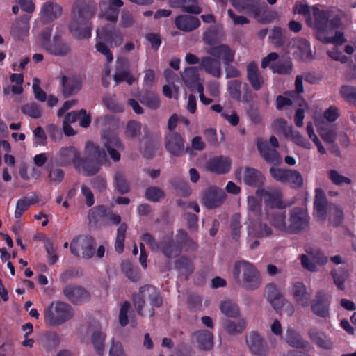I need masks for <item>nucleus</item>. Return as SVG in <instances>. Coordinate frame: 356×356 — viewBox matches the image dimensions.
<instances>
[{"mask_svg": "<svg viewBox=\"0 0 356 356\" xmlns=\"http://www.w3.org/2000/svg\"><path fill=\"white\" fill-rule=\"evenodd\" d=\"M86 159L83 161L74 146L61 147L55 156V161L60 166L66 167L72 163L79 172L87 175L97 173L100 165L107 162V156L92 143H88L85 149Z\"/></svg>", "mask_w": 356, "mask_h": 356, "instance_id": "f257e3e1", "label": "nucleus"}, {"mask_svg": "<svg viewBox=\"0 0 356 356\" xmlns=\"http://www.w3.org/2000/svg\"><path fill=\"white\" fill-rule=\"evenodd\" d=\"M224 38V33L220 29V35L217 38L215 35V29H209L204 34V41L207 44L211 45L206 49L208 54L221 58L222 63L225 65L226 78H236L240 76L239 70L230 65L229 63L233 62L235 52L228 45L219 44L213 46V44L218 40Z\"/></svg>", "mask_w": 356, "mask_h": 356, "instance_id": "f03ea898", "label": "nucleus"}, {"mask_svg": "<svg viewBox=\"0 0 356 356\" xmlns=\"http://www.w3.org/2000/svg\"><path fill=\"white\" fill-rule=\"evenodd\" d=\"M94 14L95 10L90 7L79 4L74 6L69 29L76 38L86 39L90 38L91 24L89 20Z\"/></svg>", "mask_w": 356, "mask_h": 356, "instance_id": "7ed1b4c3", "label": "nucleus"}, {"mask_svg": "<svg viewBox=\"0 0 356 356\" xmlns=\"http://www.w3.org/2000/svg\"><path fill=\"white\" fill-rule=\"evenodd\" d=\"M134 305L138 314L152 317L154 314V307L162 304L158 290L149 285L141 287L137 295L134 296Z\"/></svg>", "mask_w": 356, "mask_h": 356, "instance_id": "20e7f679", "label": "nucleus"}, {"mask_svg": "<svg viewBox=\"0 0 356 356\" xmlns=\"http://www.w3.org/2000/svg\"><path fill=\"white\" fill-rule=\"evenodd\" d=\"M233 276L236 282L247 290H254L259 287L261 278L259 272L251 263L240 261L235 263Z\"/></svg>", "mask_w": 356, "mask_h": 356, "instance_id": "39448f33", "label": "nucleus"}, {"mask_svg": "<svg viewBox=\"0 0 356 356\" xmlns=\"http://www.w3.org/2000/svg\"><path fill=\"white\" fill-rule=\"evenodd\" d=\"M74 315L73 308L63 301H53L44 311V322L49 327L59 326L71 320Z\"/></svg>", "mask_w": 356, "mask_h": 356, "instance_id": "423d86ee", "label": "nucleus"}, {"mask_svg": "<svg viewBox=\"0 0 356 356\" xmlns=\"http://www.w3.org/2000/svg\"><path fill=\"white\" fill-rule=\"evenodd\" d=\"M257 195L264 202L266 216H269L272 211L283 209L288 206L282 200V191L278 188L259 189L256 191Z\"/></svg>", "mask_w": 356, "mask_h": 356, "instance_id": "0eeeda50", "label": "nucleus"}, {"mask_svg": "<svg viewBox=\"0 0 356 356\" xmlns=\"http://www.w3.org/2000/svg\"><path fill=\"white\" fill-rule=\"evenodd\" d=\"M307 24L315 32L316 38L322 40L323 38L330 33L329 17L327 13L316 8H312V13L306 19Z\"/></svg>", "mask_w": 356, "mask_h": 356, "instance_id": "6e6552de", "label": "nucleus"}, {"mask_svg": "<svg viewBox=\"0 0 356 356\" xmlns=\"http://www.w3.org/2000/svg\"><path fill=\"white\" fill-rule=\"evenodd\" d=\"M94 239L89 236H81L74 238L70 245L71 252L76 256L89 259L95 253Z\"/></svg>", "mask_w": 356, "mask_h": 356, "instance_id": "1a4fd4ad", "label": "nucleus"}, {"mask_svg": "<svg viewBox=\"0 0 356 356\" xmlns=\"http://www.w3.org/2000/svg\"><path fill=\"white\" fill-rule=\"evenodd\" d=\"M245 344L249 352L254 356H267L268 346L261 334L252 331L245 335Z\"/></svg>", "mask_w": 356, "mask_h": 356, "instance_id": "9d476101", "label": "nucleus"}, {"mask_svg": "<svg viewBox=\"0 0 356 356\" xmlns=\"http://www.w3.org/2000/svg\"><path fill=\"white\" fill-rule=\"evenodd\" d=\"M289 52L295 58L302 61L312 60L314 58L309 42L302 38H296L291 41Z\"/></svg>", "mask_w": 356, "mask_h": 356, "instance_id": "9b49d317", "label": "nucleus"}, {"mask_svg": "<svg viewBox=\"0 0 356 356\" xmlns=\"http://www.w3.org/2000/svg\"><path fill=\"white\" fill-rule=\"evenodd\" d=\"M225 191L217 187H211L205 191L201 196V202L208 209L220 207L225 200Z\"/></svg>", "mask_w": 356, "mask_h": 356, "instance_id": "f8f14e48", "label": "nucleus"}, {"mask_svg": "<svg viewBox=\"0 0 356 356\" xmlns=\"http://www.w3.org/2000/svg\"><path fill=\"white\" fill-rule=\"evenodd\" d=\"M300 260L302 266L310 271L317 270L318 266L324 265L328 261L327 257L318 250H307V254L300 256Z\"/></svg>", "mask_w": 356, "mask_h": 356, "instance_id": "ddd939ff", "label": "nucleus"}, {"mask_svg": "<svg viewBox=\"0 0 356 356\" xmlns=\"http://www.w3.org/2000/svg\"><path fill=\"white\" fill-rule=\"evenodd\" d=\"M309 224L307 212L304 209L294 208L291 211L289 233H296L305 229Z\"/></svg>", "mask_w": 356, "mask_h": 356, "instance_id": "4468645a", "label": "nucleus"}, {"mask_svg": "<svg viewBox=\"0 0 356 356\" xmlns=\"http://www.w3.org/2000/svg\"><path fill=\"white\" fill-rule=\"evenodd\" d=\"M232 5L239 11L258 18L265 10V3L261 0H242L233 1Z\"/></svg>", "mask_w": 356, "mask_h": 356, "instance_id": "2eb2a0df", "label": "nucleus"}, {"mask_svg": "<svg viewBox=\"0 0 356 356\" xmlns=\"http://www.w3.org/2000/svg\"><path fill=\"white\" fill-rule=\"evenodd\" d=\"M232 160L229 156H216L207 161L204 168L213 173L222 175L230 171Z\"/></svg>", "mask_w": 356, "mask_h": 356, "instance_id": "dca6fc26", "label": "nucleus"}, {"mask_svg": "<svg viewBox=\"0 0 356 356\" xmlns=\"http://www.w3.org/2000/svg\"><path fill=\"white\" fill-rule=\"evenodd\" d=\"M102 140L111 159L115 162L119 161L120 159L119 152L124 149V146L117 136L113 133H104Z\"/></svg>", "mask_w": 356, "mask_h": 356, "instance_id": "f3484780", "label": "nucleus"}, {"mask_svg": "<svg viewBox=\"0 0 356 356\" xmlns=\"http://www.w3.org/2000/svg\"><path fill=\"white\" fill-rule=\"evenodd\" d=\"M331 296L324 291L316 293L312 303L313 312L323 318H327L330 315V303Z\"/></svg>", "mask_w": 356, "mask_h": 356, "instance_id": "a211bd4d", "label": "nucleus"}, {"mask_svg": "<svg viewBox=\"0 0 356 356\" xmlns=\"http://www.w3.org/2000/svg\"><path fill=\"white\" fill-rule=\"evenodd\" d=\"M220 59L209 54V56H205L200 58V67L207 74L215 78H220L222 75Z\"/></svg>", "mask_w": 356, "mask_h": 356, "instance_id": "6ab92c4d", "label": "nucleus"}, {"mask_svg": "<svg viewBox=\"0 0 356 356\" xmlns=\"http://www.w3.org/2000/svg\"><path fill=\"white\" fill-rule=\"evenodd\" d=\"M289 292L298 305L302 307L309 306L311 295L307 291L306 286L302 282H296L293 283Z\"/></svg>", "mask_w": 356, "mask_h": 356, "instance_id": "aec40b11", "label": "nucleus"}, {"mask_svg": "<svg viewBox=\"0 0 356 356\" xmlns=\"http://www.w3.org/2000/svg\"><path fill=\"white\" fill-rule=\"evenodd\" d=\"M257 147L261 157L268 163L280 165L282 158L275 148H270L268 143L262 138L257 139Z\"/></svg>", "mask_w": 356, "mask_h": 356, "instance_id": "412c9836", "label": "nucleus"}, {"mask_svg": "<svg viewBox=\"0 0 356 356\" xmlns=\"http://www.w3.org/2000/svg\"><path fill=\"white\" fill-rule=\"evenodd\" d=\"M165 145L168 152L173 156H181L185 152L184 140L177 133L171 132L165 136Z\"/></svg>", "mask_w": 356, "mask_h": 356, "instance_id": "4be33fe9", "label": "nucleus"}, {"mask_svg": "<svg viewBox=\"0 0 356 356\" xmlns=\"http://www.w3.org/2000/svg\"><path fill=\"white\" fill-rule=\"evenodd\" d=\"M239 179L249 186H259L264 184V177L262 174L254 168H245L240 169L237 172Z\"/></svg>", "mask_w": 356, "mask_h": 356, "instance_id": "5701e85b", "label": "nucleus"}, {"mask_svg": "<svg viewBox=\"0 0 356 356\" xmlns=\"http://www.w3.org/2000/svg\"><path fill=\"white\" fill-rule=\"evenodd\" d=\"M63 293L66 298L74 304H81L90 298V293L83 288L77 286H65Z\"/></svg>", "mask_w": 356, "mask_h": 356, "instance_id": "b1692460", "label": "nucleus"}, {"mask_svg": "<svg viewBox=\"0 0 356 356\" xmlns=\"http://www.w3.org/2000/svg\"><path fill=\"white\" fill-rule=\"evenodd\" d=\"M181 77L186 86L192 91H197L200 86H203L198 70L195 67L186 68L181 74Z\"/></svg>", "mask_w": 356, "mask_h": 356, "instance_id": "393cba45", "label": "nucleus"}, {"mask_svg": "<svg viewBox=\"0 0 356 356\" xmlns=\"http://www.w3.org/2000/svg\"><path fill=\"white\" fill-rule=\"evenodd\" d=\"M97 38L95 48L98 52L101 53L106 58L108 63H111L113 57L111 50L106 44L108 40L107 28H98L97 29Z\"/></svg>", "mask_w": 356, "mask_h": 356, "instance_id": "a878e982", "label": "nucleus"}, {"mask_svg": "<svg viewBox=\"0 0 356 356\" xmlns=\"http://www.w3.org/2000/svg\"><path fill=\"white\" fill-rule=\"evenodd\" d=\"M106 334L101 330L92 332L88 343L91 345L97 356H104L106 346Z\"/></svg>", "mask_w": 356, "mask_h": 356, "instance_id": "bb28decb", "label": "nucleus"}, {"mask_svg": "<svg viewBox=\"0 0 356 356\" xmlns=\"http://www.w3.org/2000/svg\"><path fill=\"white\" fill-rule=\"evenodd\" d=\"M62 84L64 95L69 97L81 90L82 81L81 77L76 75L63 76L62 77Z\"/></svg>", "mask_w": 356, "mask_h": 356, "instance_id": "cd10ccee", "label": "nucleus"}, {"mask_svg": "<svg viewBox=\"0 0 356 356\" xmlns=\"http://www.w3.org/2000/svg\"><path fill=\"white\" fill-rule=\"evenodd\" d=\"M62 14V8L57 3L47 2L44 4L41 12L40 18L44 23L54 21Z\"/></svg>", "mask_w": 356, "mask_h": 356, "instance_id": "c85d7f7f", "label": "nucleus"}, {"mask_svg": "<svg viewBox=\"0 0 356 356\" xmlns=\"http://www.w3.org/2000/svg\"><path fill=\"white\" fill-rule=\"evenodd\" d=\"M175 22L177 29L186 32L191 31L200 25L198 18L188 15L178 16Z\"/></svg>", "mask_w": 356, "mask_h": 356, "instance_id": "c756f323", "label": "nucleus"}, {"mask_svg": "<svg viewBox=\"0 0 356 356\" xmlns=\"http://www.w3.org/2000/svg\"><path fill=\"white\" fill-rule=\"evenodd\" d=\"M247 76L255 90H259L264 83V79L260 75L258 67L254 62L250 63L247 67Z\"/></svg>", "mask_w": 356, "mask_h": 356, "instance_id": "7c9ffc66", "label": "nucleus"}, {"mask_svg": "<svg viewBox=\"0 0 356 356\" xmlns=\"http://www.w3.org/2000/svg\"><path fill=\"white\" fill-rule=\"evenodd\" d=\"M193 340L204 350L211 349L213 345V334L208 330H199L193 334Z\"/></svg>", "mask_w": 356, "mask_h": 356, "instance_id": "2f4dec72", "label": "nucleus"}, {"mask_svg": "<svg viewBox=\"0 0 356 356\" xmlns=\"http://www.w3.org/2000/svg\"><path fill=\"white\" fill-rule=\"evenodd\" d=\"M44 48L50 54L56 56H65L70 52L69 46L60 41V36L57 35L54 37L51 44L44 42Z\"/></svg>", "mask_w": 356, "mask_h": 356, "instance_id": "473e14b6", "label": "nucleus"}, {"mask_svg": "<svg viewBox=\"0 0 356 356\" xmlns=\"http://www.w3.org/2000/svg\"><path fill=\"white\" fill-rule=\"evenodd\" d=\"M325 195L324 192L316 188L315 191L314 216L320 220L325 219Z\"/></svg>", "mask_w": 356, "mask_h": 356, "instance_id": "72a5a7b5", "label": "nucleus"}, {"mask_svg": "<svg viewBox=\"0 0 356 356\" xmlns=\"http://www.w3.org/2000/svg\"><path fill=\"white\" fill-rule=\"evenodd\" d=\"M247 326V321L245 318H239L236 321L225 320L222 322L224 330L231 335H236L243 332Z\"/></svg>", "mask_w": 356, "mask_h": 356, "instance_id": "f704fd0d", "label": "nucleus"}, {"mask_svg": "<svg viewBox=\"0 0 356 356\" xmlns=\"http://www.w3.org/2000/svg\"><path fill=\"white\" fill-rule=\"evenodd\" d=\"M29 30V19L26 17H23L13 24L11 33L16 39L22 40L28 35Z\"/></svg>", "mask_w": 356, "mask_h": 356, "instance_id": "c9c22d12", "label": "nucleus"}, {"mask_svg": "<svg viewBox=\"0 0 356 356\" xmlns=\"http://www.w3.org/2000/svg\"><path fill=\"white\" fill-rule=\"evenodd\" d=\"M219 309L221 313L227 317L236 318L240 316V308L238 305L231 300L220 301Z\"/></svg>", "mask_w": 356, "mask_h": 356, "instance_id": "e433bc0d", "label": "nucleus"}, {"mask_svg": "<svg viewBox=\"0 0 356 356\" xmlns=\"http://www.w3.org/2000/svg\"><path fill=\"white\" fill-rule=\"evenodd\" d=\"M311 340L318 346L325 349L332 348V343L323 332L316 328H312L309 332Z\"/></svg>", "mask_w": 356, "mask_h": 356, "instance_id": "4c0bfd02", "label": "nucleus"}, {"mask_svg": "<svg viewBox=\"0 0 356 356\" xmlns=\"http://www.w3.org/2000/svg\"><path fill=\"white\" fill-rule=\"evenodd\" d=\"M247 212L250 220H260L261 213V202L254 196L247 198Z\"/></svg>", "mask_w": 356, "mask_h": 356, "instance_id": "58836bf2", "label": "nucleus"}, {"mask_svg": "<svg viewBox=\"0 0 356 356\" xmlns=\"http://www.w3.org/2000/svg\"><path fill=\"white\" fill-rule=\"evenodd\" d=\"M271 224L282 232H289V225L285 221V215L282 209L276 210L270 213L269 216H266Z\"/></svg>", "mask_w": 356, "mask_h": 356, "instance_id": "ea45409f", "label": "nucleus"}, {"mask_svg": "<svg viewBox=\"0 0 356 356\" xmlns=\"http://www.w3.org/2000/svg\"><path fill=\"white\" fill-rule=\"evenodd\" d=\"M264 294L268 301L275 309H278V305L284 298H282L280 290L273 284H268L265 289Z\"/></svg>", "mask_w": 356, "mask_h": 356, "instance_id": "a19ab883", "label": "nucleus"}, {"mask_svg": "<svg viewBox=\"0 0 356 356\" xmlns=\"http://www.w3.org/2000/svg\"><path fill=\"white\" fill-rule=\"evenodd\" d=\"M286 341L289 346L297 348H305L308 345L301 335L293 329L286 330Z\"/></svg>", "mask_w": 356, "mask_h": 356, "instance_id": "79ce46f5", "label": "nucleus"}, {"mask_svg": "<svg viewBox=\"0 0 356 356\" xmlns=\"http://www.w3.org/2000/svg\"><path fill=\"white\" fill-rule=\"evenodd\" d=\"M333 277L334 283L339 290H344L345 282L350 277V271L346 268H341L338 270H333L331 272Z\"/></svg>", "mask_w": 356, "mask_h": 356, "instance_id": "37998d69", "label": "nucleus"}, {"mask_svg": "<svg viewBox=\"0 0 356 356\" xmlns=\"http://www.w3.org/2000/svg\"><path fill=\"white\" fill-rule=\"evenodd\" d=\"M271 234V229L265 224L259 222L257 224H253L248 228V235L257 237L267 236Z\"/></svg>", "mask_w": 356, "mask_h": 356, "instance_id": "c03bdc74", "label": "nucleus"}, {"mask_svg": "<svg viewBox=\"0 0 356 356\" xmlns=\"http://www.w3.org/2000/svg\"><path fill=\"white\" fill-rule=\"evenodd\" d=\"M107 28L108 40L107 42L111 47H119L123 42V35L120 31L115 30L109 26H105Z\"/></svg>", "mask_w": 356, "mask_h": 356, "instance_id": "a18cd8bd", "label": "nucleus"}, {"mask_svg": "<svg viewBox=\"0 0 356 356\" xmlns=\"http://www.w3.org/2000/svg\"><path fill=\"white\" fill-rule=\"evenodd\" d=\"M59 343V336L56 332H50L45 334L42 341V346L45 350L50 351L56 348Z\"/></svg>", "mask_w": 356, "mask_h": 356, "instance_id": "49530a36", "label": "nucleus"}, {"mask_svg": "<svg viewBox=\"0 0 356 356\" xmlns=\"http://www.w3.org/2000/svg\"><path fill=\"white\" fill-rule=\"evenodd\" d=\"M285 183H288L293 188H300L303 184V179L297 170H288Z\"/></svg>", "mask_w": 356, "mask_h": 356, "instance_id": "de8ad7c7", "label": "nucleus"}, {"mask_svg": "<svg viewBox=\"0 0 356 356\" xmlns=\"http://www.w3.org/2000/svg\"><path fill=\"white\" fill-rule=\"evenodd\" d=\"M101 14L99 18H105L106 20L115 23L118 17V11L107 6L105 3H101Z\"/></svg>", "mask_w": 356, "mask_h": 356, "instance_id": "09e8293b", "label": "nucleus"}, {"mask_svg": "<svg viewBox=\"0 0 356 356\" xmlns=\"http://www.w3.org/2000/svg\"><path fill=\"white\" fill-rule=\"evenodd\" d=\"M127 226L125 223H122L119 226L115 243V249L118 253H122L124 250V241Z\"/></svg>", "mask_w": 356, "mask_h": 356, "instance_id": "8fccbe9b", "label": "nucleus"}, {"mask_svg": "<svg viewBox=\"0 0 356 356\" xmlns=\"http://www.w3.org/2000/svg\"><path fill=\"white\" fill-rule=\"evenodd\" d=\"M318 129L319 134L324 142L333 143L337 137V130L334 127L324 128L316 124Z\"/></svg>", "mask_w": 356, "mask_h": 356, "instance_id": "3c124183", "label": "nucleus"}, {"mask_svg": "<svg viewBox=\"0 0 356 356\" xmlns=\"http://www.w3.org/2000/svg\"><path fill=\"white\" fill-rule=\"evenodd\" d=\"M140 100L144 106L152 109L157 108L160 104V101L158 97L152 92H148L143 95Z\"/></svg>", "mask_w": 356, "mask_h": 356, "instance_id": "603ef678", "label": "nucleus"}, {"mask_svg": "<svg viewBox=\"0 0 356 356\" xmlns=\"http://www.w3.org/2000/svg\"><path fill=\"white\" fill-rule=\"evenodd\" d=\"M340 94L348 103L356 106V88L350 86H343Z\"/></svg>", "mask_w": 356, "mask_h": 356, "instance_id": "864d4df0", "label": "nucleus"}, {"mask_svg": "<svg viewBox=\"0 0 356 356\" xmlns=\"http://www.w3.org/2000/svg\"><path fill=\"white\" fill-rule=\"evenodd\" d=\"M284 33L280 27H275L269 35L270 42L276 47H280L284 42Z\"/></svg>", "mask_w": 356, "mask_h": 356, "instance_id": "5fc2aeb1", "label": "nucleus"}, {"mask_svg": "<svg viewBox=\"0 0 356 356\" xmlns=\"http://www.w3.org/2000/svg\"><path fill=\"white\" fill-rule=\"evenodd\" d=\"M329 220L335 226L339 225L343 220V212L337 206L332 205L328 208Z\"/></svg>", "mask_w": 356, "mask_h": 356, "instance_id": "6e6d98bb", "label": "nucleus"}, {"mask_svg": "<svg viewBox=\"0 0 356 356\" xmlns=\"http://www.w3.org/2000/svg\"><path fill=\"white\" fill-rule=\"evenodd\" d=\"M114 186L118 192L122 194L127 193L129 191V186L124 175L121 173H117L115 175Z\"/></svg>", "mask_w": 356, "mask_h": 356, "instance_id": "4d7b16f0", "label": "nucleus"}, {"mask_svg": "<svg viewBox=\"0 0 356 356\" xmlns=\"http://www.w3.org/2000/svg\"><path fill=\"white\" fill-rule=\"evenodd\" d=\"M286 137L289 138L297 145L305 149H309L312 147L311 143L306 138H305L300 133L293 131L292 129L291 133H289V136Z\"/></svg>", "mask_w": 356, "mask_h": 356, "instance_id": "13d9d810", "label": "nucleus"}, {"mask_svg": "<svg viewBox=\"0 0 356 356\" xmlns=\"http://www.w3.org/2000/svg\"><path fill=\"white\" fill-rule=\"evenodd\" d=\"M183 3V10L193 14H199L202 9L198 6L197 0H178Z\"/></svg>", "mask_w": 356, "mask_h": 356, "instance_id": "bf43d9fd", "label": "nucleus"}, {"mask_svg": "<svg viewBox=\"0 0 356 356\" xmlns=\"http://www.w3.org/2000/svg\"><path fill=\"white\" fill-rule=\"evenodd\" d=\"M31 204H33V202L27 197L19 199L16 204L15 217L16 218H19Z\"/></svg>", "mask_w": 356, "mask_h": 356, "instance_id": "052dcab7", "label": "nucleus"}, {"mask_svg": "<svg viewBox=\"0 0 356 356\" xmlns=\"http://www.w3.org/2000/svg\"><path fill=\"white\" fill-rule=\"evenodd\" d=\"M321 42L326 44L341 45L346 42V39L343 32L336 31L333 36H330L329 34L325 35Z\"/></svg>", "mask_w": 356, "mask_h": 356, "instance_id": "680f3d73", "label": "nucleus"}, {"mask_svg": "<svg viewBox=\"0 0 356 356\" xmlns=\"http://www.w3.org/2000/svg\"><path fill=\"white\" fill-rule=\"evenodd\" d=\"M64 178V172L63 170L57 168H51L49 170L48 180L51 184L57 185Z\"/></svg>", "mask_w": 356, "mask_h": 356, "instance_id": "e2e57ef3", "label": "nucleus"}, {"mask_svg": "<svg viewBox=\"0 0 356 356\" xmlns=\"http://www.w3.org/2000/svg\"><path fill=\"white\" fill-rule=\"evenodd\" d=\"M164 196L163 191L159 187L152 186L147 188L145 197L152 202H157Z\"/></svg>", "mask_w": 356, "mask_h": 356, "instance_id": "0e129e2a", "label": "nucleus"}, {"mask_svg": "<svg viewBox=\"0 0 356 356\" xmlns=\"http://www.w3.org/2000/svg\"><path fill=\"white\" fill-rule=\"evenodd\" d=\"M114 80L116 83H118L121 81H125L129 85H131L134 82V78L128 70H122L118 67L117 68L115 73Z\"/></svg>", "mask_w": 356, "mask_h": 356, "instance_id": "69168bd1", "label": "nucleus"}, {"mask_svg": "<svg viewBox=\"0 0 356 356\" xmlns=\"http://www.w3.org/2000/svg\"><path fill=\"white\" fill-rule=\"evenodd\" d=\"M104 104L107 108L113 113H120L123 111L124 107L116 101L115 95H111L104 99Z\"/></svg>", "mask_w": 356, "mask_h": 356, "instance_id": "338daca9", "label": "nucleus"}, {"mask_svg": "<svg viewBox=\"0 0 356 356\" xmlns=\"http://www.w3.org/2000/svg\"><path fill=\"white\" fill-rule=\"evenodd\" d=\"M241 82L238 80H232L227 83V90L232 97L239 99L241 95Z\"/></svg>", "mask_w": 356, "mask_h": 356, "instance_id": "774afa93", "label": "nucleus"}]
</instances>
